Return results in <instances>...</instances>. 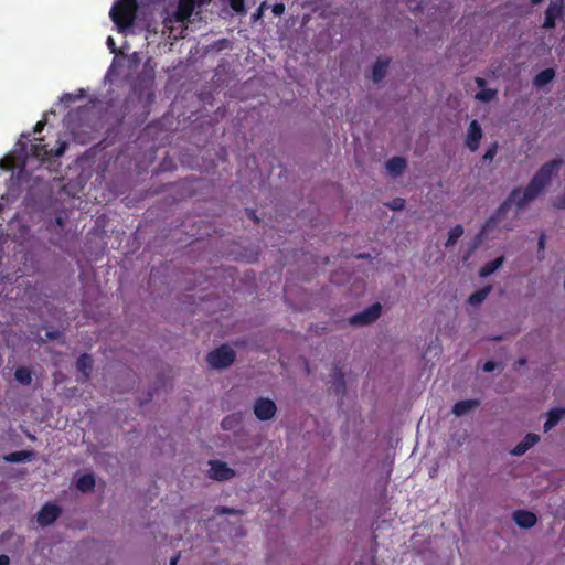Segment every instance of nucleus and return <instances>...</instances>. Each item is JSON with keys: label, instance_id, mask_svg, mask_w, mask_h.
<instances>
[{"label": "nucleus", "instance_id": "c85d7f7f", "mask_svg": "<svg viewBox=\"0 0 565 565\" xmlns=\"http://www.w3.org/2000/svg\"><path fill=\"white\" fill-rule=\"evenodd\" d=\"M231 9L237 14H245V0H228Z\"/></svg>", "mask_w": 565, "mask_h": 565}, {"label": "nucleus", "instance_id": "6ab92c4d", "mask_svg": "<svg viewBox=\"0 0 565 565\" xmlns=\"http://www.w3.org/2000/svg\"><path fill=\"white\" fill-rule=\"evenodd\" d=\"M565 414L564 408H553L548 412L546 422L544 423V430L548 431L552 428H554L559 420L562 419L563 415Z\"/></svg>", "mask_w": 565, "mask_h": 565}, {"label": "nucleus", "instance_id": "c9c22d12", "mask_svg": "<svg viewBox=\"0 0 565 565\" xmlns=\"http://www.w3.org/2000/svg\"><path fill=\"white\" fill-rule=\"evenodd\" d=\"M285 11V6L282 3H277L274 6L273 8V12L276 14V15H280L282 14Z\"/></svg>", "mask_w": 565, "mask_h": 565}, {"label": "nucleus", "instance_id": "39448f33", "mask_svg": "<svg viewBox=\"0 0 565 565\" xmlns=\"http://www.w3.org/2000/svg\"><path fill=\"white\" fill-rule=\"evenodd\" d=\"M381 313L382 305L380 302H375L363 311L351 316L349 318V323L351 326H369L375 322L380 318Z\"/></svg>", "mask_w": 565, "mask_h": 565}, {"label": "nucleus", "instance_id": "f3484780", "mask_svg": "<svg viewBox=\"0 0 565 565\" xmlns=\"http://www.w3.org/2000/svg\"><path fill=\"white\" fill-rule=\"evenodd\" d=\"M480 404L479 399H463L455 403L452 407V413L456 416H463L468 414L470 411L478 407Z\"/></svg>", "mask_w": 565, "mask_h": 565}, {"label": "nucleus", "instance_id": "9d476101", "mask_svg": "<svg viewBox=\"0 0 565 565\" xmlns=\"http://www.w3.org/2000/svg\"><path fill=\"white\" fill-rule=\"evenodd\" d=\"M564 0H552L545 10V18L542 26L544 29L555 28L556 20L562 17Z\"/></svg>", "mask_w": 565, "mask_h": 565}, {"label": "nucleus", "instance_id": "49530a36", "mask_svg": "<svg viewBox=\"0 0 565 565\" xmlns=\"http://www.w3.org/2000/svg\"><path fill=\"white\" fill-rule=\"evenodd\" d=\"M226 420H227V419L225 418V419L222 422V426H223L224 428H227V426H228V423H226Z\"/></svg>", "mask_w": 565, "mask_h": 565}, {"label": "nucleus", "instance_id": "4be33fe9", "mask_svg": "<svg viewBox=\"0 0 565 565\" xmlns=\"http://www.w3.org/2000/svg\"><path fill=\"white\" fill-rule=\"evenodd\" d=\"M33 457V451L31 450H19L13 451L4 457L7 462L18 463L31 460Z\"/></svg>", "mask_w": 565, "mask_h": 565}, {"label": "nucleus", "instance_id": "dca6fc26", "mask_svg": "<svg viewBox=\"0 0 565 565\" xmlns=\"http://www.w3.org/2000/svg\"><path fill=\"white\" fill-rule=\"evenodd\" d=\"M407 167L406 160L403 157H393L387 160L386 169L393 177L401 175Z\"/></svg>", "mask_w": 565, "mask_h": 565}, {"label": "nucleus", "instance_id": "a211bd4d", "mask_svg": "<svg viewBox=\"0 0 565 565\" xmlns=\"http://www.w3.org/2000/svg\"><path fill=\"white\" fill-rule=\"evenodd\" d=\"M92 367V356L88 353L81 354L76 361V369L83 374L84 381H88Z\"/></svg>", "mask_w": 565, "mask_h": 565}, {"label": "nucleus", "instance_id": "79ce46f5", "mask_svg": "<svg viewBox=\"0 0 565 565\" xmlns=\"http://www.w3.org/2000/svg\"><path fill=\"white\" fill-rule=\"evenodd\" d=\"M544 247H545V235H544V234H542V235L540 236V239H539V248H540V249H544Z\"/></svg>", "mask_w": 565, "mask_h": 565}, {"label": "nucleus", "instance_id": "cd10ccee", "mask_svg": "<svg viewBox=\"0 0 565 565\" xmlns=\"http://www.w3.org/2000/svg\"><path fill=\"white\" fill-rule=\"evenodd\" d=\"M497 90L491 88H483L476 94V98L482 102H490L495 97Z\"/></svg>", "mask_w": 565, "mask_h": 565}, {"label": "nucleus", "instance_id": "a878e982", "mask_svg": "<svg viewBox=\"0 0 565 565\" xmlns=\"http://www.w3.org/2000/svg\"><path fill=\"white\" fill-rule=\"evenodd\" d=\"M462 234H463L462 225L457 224L454 227H451L448 233V238L445 243V246L447 248L454 246L457 243V241L462 236Z\"/></svg>", "mask_w": 565, "mask_h": 565}, {"label": "nucleus", "instance_id": "58836bf2", "mask_svg": "<svg viewBox=\"0 0 565 565\" xmlns=\"http://www.w3.org/2000/svg\"><path fill=\"white\" fill-rule=\"evenodd\" d=\"M246 213H247V216L253 220L255 223H258L259 222V218L256 214V211L255 210H250V209H247L246 210Z\"/></svg>", "mask_w": 565, "mask_h": 565}, {"label": "nucleus", "instance_id": "f8f14e48", "mask_svg": "<svg viewBox=\"0 0 565 565\" xmlns=\"http://www.w3.org/2000/svg\"><path fill=\"white\" fill-rule=\"evenodd\" d=\"M331 387L333 392L339 395L343 396L347 392V384L344 380V373L342 371V367L339 365H334L331 371Z\"/></svg>", "mask_w": 565, "mask_h": 565}, {"label": "nucleus", "instance_id": "473e14b6", "mask_svg": "<svg viewBox=\"0 0 565 565\" xmlns=\"http://www.w3.org/2000/svg\"><path fill=\"white\" fill-rule=\"evenodd\" d=\"M216 512H217V514H233V515L241 514L239 510H236L234 508H227V507H220V508H217Z\"/></svg>", "mask_w": 565, "mask_h": 565}, {"label": "nucleus", "instance_id": "e433bc0d", "mask_svg": "<svg viewBox=\"0 0 565 565\" xmlns=\"http://www.w3.org/2000/svg\"><path fill=\"white\" fill-rule=\"evenodd\" d=\"M107 46L109 47L111 53H117V47L115 44V40L111 36L107 38Z\"/></svg>", "mask_w": 565, "mask_h": 565}, {"label": "nucleus", "instance_id": "ea45409f", "mask_svg": "<svg viewBox=\"0 0 565 565\" xmlns=\"http://www.w3.org/2000/svg\"><path fill=\"white\" fill-rule=\"evenodd\" d=\"M44 126H45L44 120L38 121L36 125L34 126V132H41L43 130Z\"/></svg>", "mask_w": 565, "mask_h": 565}, {"label": "nucleus", "instance_id": "f257e3e1", "mask_svg": "<svg viewBox=\"0 0 565 565\" xmlns=\"http://www.w3.org/2000/svg\"><path fill=\"white\" fill-rule=\"evenodd\" d=\"M563 161L562 159H553L544 163L533 175L527 186L522 191L521 188H514L508 199L497 209V211L486 221L480 238L488 231L493 230L500 220L504 216L510 205L514 203L518 209L524 207L529 202L535 200L551 183L553 175L557 174Z\"/></svg>", "mask_w": 565, "mask_h": 565}, {"label": "nucleus", "instance_id": "423d86ee", "mask_svg": "<svg viewBox=\"0 0 565 565\" xmlns=\"http://www.w3.org/2000/svg\"><path fill=\"white\" fill-rule=\"evenodd\" d=\"M211 0H178L173 18L177 22L184 23L192 15L194 8L210 3Z\"/></svg>", "mask_w": 565, "mask_h": 565}, {"label": "nucleus", "instance_id": "2f4dec72", "mask_svg": "<svg viewBox=\"0 0 565 565\" xmlns=\"http://www.w3.org/2000/svg\"><path fill=\"white\" fill-rule=\"evenodd\" d=\"M498 146L497 143L492 145L484 153L483 160L484 161H492L497 154Z\"/></svg>", "mask_w": 565, "mask_h": 565}, {"label": "nucleus", "instance_id": "b1692460", "mask_svg": "<svg viewBox=\"0 0 565 565\" xmlns=\"http://www.w3.org/2000/svg\"><path fill=\"white\" fill-rule=\"evenodd\" d=\"M14 379L22 385H30L32 372L26 366H19L14 372Z\"/></svg>", "mask_w": 565, "mask_h": 565}, {"label": "nucleus", "instance_id": "bb28decb", "mask_svg": "<svg viewBox=\"0 0 565 565\" xmlns=\"http://www.w3.org/2000/svg\"><path fill=\"white\" fill-rule=\"evenodd\" d=\"M31 153L32 156L40 158L42 160L50 159V150H47L46 145H43L41 142L33 143L31 146Z\"/></svg>", "mask_w": 565, "mask_h": 565}, {"label": "nucleus", "instance_id": "5701e85b", "mask_svg": "<svg viewBox=\"0 0 565 565\" xmlns=\"http://www.w3.org/2000/svg\"><path fill=\"white\" fill-rule=\"evenodd\" d=\"M95 487V477L93 473H85L76 481V488L82 492L92 491Z\"/></svg>", "mask_w": 565, "mask_h": 565}, {"label": "nucleus", "instance_id": "ddd939ff", "mask_svg": "<svg viewBox=\"0 0 565 565\" xmlns=\"http://www.w3.org/2000/svg\"><path fill=\"white\" fill-rule=\"evenodd\" d=\"M513 520L519 527L525 529V530L533 527L537 522V518H536L535 513L527 511V510L514 511Z\"/></svg>", "mask_w": 565, "mask_h": 565}, {"label": "nucleus", "instance_id": "aec40b11", "mask_svg": "<svg viewBox=\"0 0 565 565\" xmlns=\"http://www.w3.org/2000/svg\"><path fill=\"white\" fill-rule=\"evenodd\" d=\"M503 262H504V257L499 256V257L486 263L481 267V269L479 271V276L482 278L490 276L491 274H493L497 269H499L502 266Z\"/></svg>", "mask_w": 565, "mask_h": 565}, {"label": "nucleus", "instance_id": "7ed1b4c3", "mask_svg": "<svg viewBox=\"0 0 565 565\" xmlns=\"http://www.w3.org/2000/svg\"><path fill=\"white\" fill-rule=\"evenodd\" d=\"M132 95L136 96L142 108H149L154 102V76L147 73L139 74L131 86Z\"/></svg>", "mask_w": 565, "mask_h": 565}, {"label": "nucleus", "instance_id": "f704fd0d", "mask_svg": "<svg viewBox=\"0 0 565 565\" xmlns=\"http://www.w3.org/2000/svg\"><path fill=\"white\" fill-rule=\"evenodd\" d=\"M497 367V363L494 361H487L484 364H483V371L484 372H492L494 371Z\"/></svg>", "mask_w": 565, "mask_h": 565}, {"label": "nucleus", "instance_id": "1a4fd4ad", "mask_svg": "<svg viewBox=\"0 0 565 565\" xmlns=\"http://www.w3.org/2000/svg\"><path fill=\"white\" fill-rule=\"evenodd\" d=\"M210 466L209 477L213 480L225 481L235 476V471L224 461L211 460Z\"/></svg>", "mask_w": 565, "mask_h": 565}, {"label": "nucleus", "instance_id": "37998d69", "mask_svg": "<svg viewBox=\"0 0 565 565\" xmlns=\"http://www.w3.org/2000/svg\"><path fill=\"white\" fill-rule=\"evenodd\" d=\"M476 84L479 86V87H484L486 86V79L482 78V77H477L476 78Z\"/></svg>", "mask_w": 565, "mask_h": 565}, {"label": "nucleus", "instance_id": "4468645a", "mask_svg": "<svg viewBox=\"0 0 565 565\" xmlns=\"http://www.w3.org/2000/svg\"><path fill=\"white\" fill-rule=\"evenodd\" d=\"M540 440V437L536 434L529 433L526 434L523 439L515 445V447L511 450V454L513 456H522L524 455L530 448H532L534 445H536Z\"/></svg>", "mask_w": 565, "mask_h": 565}, {"label": "nucleus", "instance_id": "0eeeda50", "mask_svg": "<svg viewBox=\"0 0 565 565\" xmlns=\"http://www.w3.org/2000/svg\"><path fill=\"white\" fill-rule=\"evenodd\" d=\"M277 413L275 402L268 397H258L254 403V414L262 422L270 420Z\"/></svg>", "mask_w": 565, "mask_h": 565}, {"label": "nucleus", "instance_id": "6e6552de", "mask_svg": "<svg viewBox=\"0 0 565 565\" xmlns=\"http://www.w3.org/2000/svg\"><path fill=\"white\" fill-rule=\"evenodd\" d=\"M62 510L57 504L45 503L36 514L38 523L41 526H47L54 523L61 515Z\"/></svg>", "mask_w": 565, "mask_h": 565}, {"label": "nucleus", "instance_id": "20e7f679", "mask_svg": "<svg viewBox=\"0 0 565 565\" xmlns=\"http://www.w3.org/2000/svg\"><path fill=\"white\" fill-rule=\"evenodd\" d=\"M235 359V351L227 344H222L221 347L211 351L206 356L209 365L217 370L228 367L234 363Z\"/></svg>", "mask_w": 565, "mask_h": 565}, {"label": "nucleus", "instance_id": "2eb2a0df", "mask_svg": "<svg viewBox=\"0 0 565 565\" xmlns=\"http://www.w3.org/2000/svg\"><path fill=\"white\" fill-rule=\"evenodd\" d=\"M390 58H377L372 68V79L374 83H380L384 79L387 73Z\"/></svg>", "mask_w": 565, "mask_h": 565}, {"label": "nucleus", "instance_id": "de8ad7c7", "mask_svg": "<svg viewBox=\"0 0 565 565\" xmlns=\"http://www.w3.org/2000/svg\"><path fill=\"white\" fill-rule=\"evenodd\" d=\"M226 420H227V419L225 418V419L222 422V426H223L224 428H227V426H228V423H226Z\"/></svg>", "mask_w": 565, "mask_h": 565}, {"label": "nucleus", "instance_id": "4c0bfd02", "mask_svg": "<svg viewBox=\"0 0 565 565\" xmlns=\"http://www.w3.org/2000/svg\"><path fill=\"white\" fill-rule=\"evenodd\" d=\"M60 334H61L60 331L53 330V331H47L45 335H46L47 340H56V339H58Z\"/></svg>", "mask_w": 565, "mask_h": 565}, {"label": "nucleus", "instance_id": "f03ea898", "mask_svg": "<svg viewBox=\"0 0 565 565\" xmlns=\"http://www.w3.org/2000/svg\"><path fill=\"white\" fill-rule=\"evenodd\" d=\"M137 11V0H117L109 11V17L117 26L118 32L125 33L134 25Z\"/></svg>", "mask_w": 565, "mask_h": 565}, {"label": "nucleus", "instance_id": "09e8293b", "mask_svg": "<svg viewBox=\"0 0 565 565\" xmlns=\"http://www.w3.org/2000/svg\"><path fill=\"white\" fill-rule=\"evenodd\" d=\"M542 1H543V0H532V3H533V4H539V3H541Z\"/></svg>", "mask_w": 565, "mask_h": 565}, {"label": "nucleus", "instance_id": "a19ab883", "mask_svg": "<svg viewBox=\"0 0 565 565\" xmlns=\"http://www.w3.org/2000/svg\"><path fill=\"white\" fill-rule=\"evenodd\" d=\"M10 558L8 555L1 554L0 555V565H9Z\"/></svg>", "mask_w": 565, "mask_h": 565}, {"label": "nucleus", "instance_id": "a18cd8bd", "mask_svg": "<svg viewBox=\"0 0 565 565\" xmlns=\"http://www.w3.org/2000/svg\"><path fill=\"white\" fill-rule=\"evenodd\" d=\"M518 363H519L520 365H524V364L526 363V360H525V359H520V360L518 361Z\"/></svg>", "mask_w": 565, "mask_h": 565}, {"label": "nucleus", "instance_id": "9b49d317", "mask_svg": "<svg viewBox=\"0 0 565 565\" xmlns=\"http://www.w3.org/2000/svg\"><path fill=\"white\" fill-rule=\"evenodd\" d=\"M482 135L483 132L479 122L477 120H471L468 127L467 138L465 141L467 148L470 151L475 152L478 150Z\"/></svg>", "mask_w": 565, "mask_h": 565}, {"label": "nucleus", "instance_id": "393cba45", "mask_svg": "<svg viewBox=\"0 0 565 565\" xmlns=\"http://www.w3.org/2000/svg\"><path fill=\"white\" fill-rule=\"evenodd\" d=\"M491 290V287L488 286V287H484V288H481L475 292H472L469 298H468V302L471 305V306H478L480 305L481 302L484 301V299L488 297L489 292Z\"/></svg>", "mask_w": 565, "mask_h": 565}, {"label": "nucleus", "instance_id": "7c9ffc66", "mask_svg": "<svg viewBox=\"0 0 565 565\" xmlns=\"http://www.w3.org/2000/svg\"><path fill=\"white\" fill-rule=\"evenodd\" d=\"M66 148H67V142L66 141H61L56 149H51L50 150V158L63 156L65 150H66Z\"/></svg>", "mask_w": 565, "mask_h": 565}, {"label": "nucleus", "instance_id": "412c9836", "mask_svg": "<svg viewBox=\"0 0 565 565\" xmlns=\"http://www.w3.org/2000/svg\"><path fill=\"white\" fill-rule=\"evenodd\" d=\"M555 77V71L553 68H545L537 73L533 79V84L536 87H543L551 83Z\"/></svg>", "mask_w": 565, "mask_h": 565}, {"label": "nucleus", "instance_id": "72a5a7b5", "mask_svg": "<svg viewBox=\"0 0 565 565\" xmlns=\"http://www.w3.org/2000/svg\"><path fill=\"white\" fill-rule=\"evenodd\" d=\"M554 207L558 210L565 209V193L554 201Z\"/></svg>", "mask_w": 565, "mask_h": 565}, {"label": "nucleus", "instance_id": "c756f323", "mask_svg": "<svg viewBox=\"0 0 565 565\" xmlns=\"http://www.w3.org/2000/svg\"><path fill=\"white\" fill-rule=\"evenodd\" d=\"M387 205L393 211H401L405 207V200L402 198H395Z\"/></svg>", "mask_w": 565, "mask_h": 565}, {"label": "nucleus", "instance_id": "c03bdc74", "mask_svg": "<svg viewBox=\"0 0 565 565\" xmlns=\"http://www.w3.org/2000/svg\"><path fill=\"white\" fill-rule=\"evenodd\" d=\"M179 558H180V554H177L173 557H171L170 565H177Z\"/></svg>", "mask_w": 565, "mask_h": 565}]
</instances>
